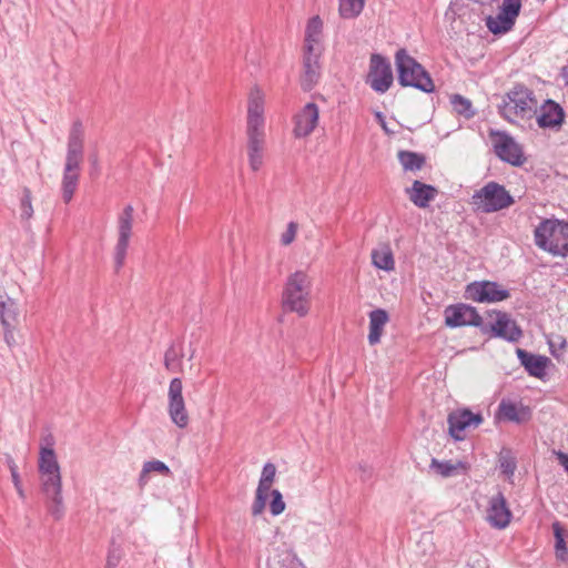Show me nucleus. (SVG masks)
Wrapping results in <instances>:
<instances>
[{
    "instance_id": "nucleus-24",
    "label": "nucleus",
    "mask_w": 568,
    "mask_h": 568,
    "mask_svg": "<svg viewBox=\"0 0 568 568\" xmlns=\"http://www.w3.org/2000/svg\"><path fill=\"white\" fill-rule=\"evenodd\" d=\"M369 317V333L368 343L376 345L381 342L384 332V326L389 321L388 313L383 308H376L368 314Z\"/></svg>"
},
{
    "instance_id": "nucleus-14",
    "label": "nucleus",
    "mask_w": 568,
    "mask_h": 568,
    "mask_svg": "<svg viewBox=\"0 0 568 568\" xmlns=\"http://www.w3.org/2000/svg\"><path fill=\"white\" fill-rule=\"evenodd\" d=\"M182 390V381L179 377L173 378L170 382L168 392V413L172 423L179 428H185L189 424V415Z\"/></svg>"
},
{
    "instance_id": "nucleus-48",
    "label": "nucleus",
    "mask_w": 568,
    "mask_h": 568,
    "mask_svg": "<svg viewBox=\"0 0 568 568\" xmlns=\"http://www.w3.org/2000/svg\"><path fill=\"white\" fill-rule=\"evenodd\" d=\"M149 481V471H145V468L142 467V470L139 476V487L142 489Z\"/></svg>"
},
{
    "instance_id": "nucleus-21",
    "label": "nucleus",
    "mask_w": 568,
    "mask_h": 568,
    "mask_svg": "<svg viewBox=\"0 0 568 568\" xmlns=\"http://www.w3.org/2000/svg\"><path fill=\"white\" fill-rule=\"evenodd\" d=\"M498 416L508 422L523 424L531 418V409L521 403L503 399L498 406Z\"/></svg>"
},
{
    "instance_id": "nucleus-25",
    "label": "nucleus",
    "mask_w": 568,
    "mask_h": 568,
    "mask_svg": "<svg viewBox=\"0 0 568 568\" xmlns=\"http://www.w3.org/2000/svg\"><path fill=\"white\" fill-rule=\"evenodd\" d=\"M323 30V22L318 16L311 18L305 29V44L304 50H310L312 47L315 51H323L321 44Z\"/></svg>"
},
{
    "instance_id": "nucleus-46",
    "label": "nucleus",
    "mask_w": 568,
    "mask_h": 568,
    "mask_svg": "<svg viewBox=\"0 0 568 568\" xmlns=\"http://www.w3.org/2000/svg\"><path fill=\"white\" fill-rule=\"evenodd\" d=\"M78 184L79 183H70V182L61 183L62 200L64 201V203H69L72 200L74 192L78 187Z\"/></svg>"
},
{
    "instance_id": "nucleus-9",
    "label": "nucleus",
    "mask_w": 568,
    "mask_h": 568,
    "mask_svg": "<svg viewBox=\"0 0 568 568\" xmlns=\"http://www.w3.org/2000/svg\"><path fill=\"white\" fill-rule=\"evenodd\" d=\"M134 209L128 204L118 216V243L114 248L115 271L124 265L126 250L132 235Z\"/></svg>"
},
{
    "instance_id": "nucleus-28",
    "label": "nucleus",
    "mask_w": 568,
    "mask_h": 568,
    "mask_svg": "<svg viewBox=\"0 0 568 568\" xmlns=\"http://www.w3.org/2000/svg\"><path fill=\"white\" fill-rule=\"evenodd\" d=\"M19 308L16 301L8 295H0V322L2 326L18 323Z\"/></svg>"
},
{
    "instance_id": "nucleus-27",
    "label": "nucleus",
    "mask_w": 568,
    "mask_h": 568,
    "mask_svg": "<svg viewBox=\"0 0 568 568\" xmlns=\"http://www.w3.org/2000/svg\"><path fill=\"white\" fill-rule=\"evenodd\" d=\"M552 531L555 536V554L556 558L562 562H568V548H567V539H568V530L564 528V526L559 521H554Z\"/></svg>"
},
{
    "instance_id": "nucleus-39",
    "label": "nucleus",
    "mask_w": 568,
    "mask_h": 568,
    "mask_svg": "<svg viewBox=\"0 0 568 568\" xmlns=\"http://www.w3.org/2000/svg\"><path fill=\"white\" fill-rule=\"evenodd\" d=\"M499 464L501 471L506 476L511 477L515 474L517 467L516 459L509 453L500 455Z\"/></svg>"
},
{
    "instance_id": "nucleus-3",
    "label": "nucleus",
    "mask_w": 568,
    "mask_h": 568,
    "mask_svg": "<svg viewBox=\"0 0 568 568\" xmlns=\"http://www.w3.org/2000/svg\"><path fill=\"white\" fill-rule=\"evenodd\" d=\"M535 244L554 256L568 255V222L546 219L534 232Z\"/></svg>"
},
{
    "instance_id": "nucleus-41",
    "label": "nucleus",
    "mask_w": 568,
    "mask_h": 568,
    "mask_svg": "<svg viewBox=\"0 0 568 568\" xmlns=\"http://www.w3.org/2000/svg\"><path fill=\"white\" fill-rule=\"evenodd\" d=\"M521 9V0H503L500 11L516 19Z\"/></svg>"
},
{
    "instance_id": "nucleus-52",
    "label": "nucleus",
    "mask_w": 568,
    "mask_h": 568,
    "mask_svg": "<svg viewBox=\"0 0 568 568\" xmlns=\"http://www.w3.org/2000/svg\"><path fill=\"white\" fill-rule=\"evenodd\" d=\"M561 75L565 80L566 85H568V65L562 68Z\"/></svg>"
},
{
    "instance_id": "nucleus-47",
    "label": "nucleus",
    "mask_w": 568,
    "mask_h": 568,
    "mask_svg": "<svg viewBox=\"0 0 568 568\" xmlns=\"http://www.w3.org/2000/svg\"><path fill=\"white\" fill-rule=\"evenodd\" d=\"M3 327V339L6 344L12 348L17 345V341L14 338V332L17 328V324H10V326H2Z\"/></svg>"
},
{
    "instance_id": "nucleus-34",
    "label": "nucleus",
    "mask_w": 568,
    "mask_h": 568,
    "mask_svg": "<svg viewBox=\"0 0 568 568\" xmlns=\"http://www.w3.org/2000/svg\"><path fill=\"white\" fill-rule=\"evenodd\" d=\"M363 0H339V13L346 19L357 17L363 10Z\"/></svg>"
},
{
    "instance_id": "nucleus-4",
    "label": "nucleus",
    "mask_w": 568,
    "mask_h": 568,
    "mask_svg": "<svg viewBox=\"0 0 568 568\" xmlns=\"http://www.w3.org/2000/svg\"><path fill=\"white\" fill-rule=\"evenodd\" d=\"M395 64L398 72V83L402 87H413L425 93H432L435 90L429 73L405 49L397 50Z\"/></svg>"
},
{
    "instance_id": "nucleus-23",
    "label": "nucleus",
    "mask_w": 568,
    "mask_h": 568,
    "mask_svg": "<svg viewBox=\"0 0 568 568\" xmlns=\"http://www.w3.org/2000/svg\"><path fill=\"white\" fill-rule=\"evenodd\" d=\"M409 200L417 206V207H427L429 202L435 199L437 195V189L433 185L425 184L418 180L413 182V185L410 189L406 190Z\"/></svg>"
},
{
    "instance_id": "nucleus-13",
    "label": "nucleus",
    "mask_w": 568,
    "mask_h": 568,
    "mask_svg": "<svg viewBox=\"0 0 568 568\" xmlns=\"http://www.w3.org/2000/svg\"><path fill=\"white\" fill-rule=\"evenodd\" d=\"M445 324L448 327L475 326L481 331L484 321L474 306L459 303L449 305L444 311Z\"/></svg>"
},
{
    "instance_id": "nucleus-17",
    "label": "nucleus",
    "mask_w": 568,
    "mask_h": 568,
    "mask_svg": "<svg viewBox=\"0 0 568 568\" xmlns=\"http://www.w3.org/2000/svg\"><path fill=\"white\" fill-rule=\"evenodd\" d=\"M321 55L322 51H315L312 47H310V50H304L303 74L301 78V85L304 91L312 90L321 78Z\"/></svg>"
},
{
    "instance_id": "nucleus-53",
    "label": "nucleus",
    "mask_w": 568,
    "mask_h": 568,
    "mask_svg": "<svg viewBox=\"0 0 568 568\" xmlns=\"http://www.w3.org/2000/svg\"><path fill=\"white\" fill-rule=\"evenodd\" d=\"M359 468L367 477L371 476V469L366 465H361Z\"/></svg>"
},
{
    "instance_id": "nucleus-51",
    "label": "nucleus",
    "mask_w": 568,
    "mask_h": 568,
    "mask_svg": "<svg viewBox=\"0 0 568 568\" xmlns=\"http://www.w3.org/2000/svg\"><path fill=\"white\" fill-rule=\"evenodd\" d=\"M295 559V555L292 552V551H286L285 552V559L283 560V565L286 566V561L288 560H294Z\"/></svg>"
},
{
    "instance_id": "nucleus-35",
    "label": "nucleus",
    "mask_w": 568,
    "mask_h": 568,
    "mask_svg": "<svg viewBox=\"0 0 568 568\" xmlns=\"http://www.w3.org/2000/svg\"><path fill=\"white\" fill-rule=\"evenodd\" d=\"M276 475V467L272 463H266L262 469V475L258 481L257 488L260 490L268 491L271 490V486L274 481Z\"/></svg>"
},
{
    "instance_id": "nucleus-40",
    "label": "nucleus",
    "mask_w": 568,
    "mask_h": 568,
    "mask_svg": "<svg viewBox=\"0 0 568 568\" xmlns=\"http://www.w3.org/2000/svg\"><path fill=\"white\" fill-rule=\"evenodd\" d=\"M267 496H268V491L260 490L258 488L256 489L255 499L252 504V515L253 516H258L264 511Z\"/></svg>"
},
{
    "instance_id": "nucleus-6",
    "label": "nucleus",
    "mask_w": 568,
    "mask_h": 568,
    "mask_svg": "<svg viewBox=\"0 0 568 568\" xmlns=\"http://www.w3.org/2000/svg\"><path fill=\"white\" fill-rule=\"evenodd\" d=\"M471 200V203L483 213L498 212L515 203L505 186L495 181H490L477 190Z\"/></svg>"
},
{
    "instance_id": "nucleus-15",
    "label": "nucleus",
    "mask_w": 568,
    "mask_h": 568,
    "mask_svg": "<svg viewBox=\"0 0 568 568\" xmlns=\"http://www.w3.org/2000/svg\"><path fill=\"white\" fill-rule=\"evenodd\" d=\"M468 300L479 303H495L507 300L510 296L508 290L503 288L498 283L490 281L473 282L465 291Z\"/></svg>"
},
{
    "instance_id": "nucleus-50",
    "label": "nucleus",
    "mask_w": 568,
    "mask_h": 568,
    "mask_svg": "<svg viewBox=\"0 0 568 568\" xmlns=\"http://www.w3.org/2000/svg\"><path fill=\"white\" fill-rule=\"evenodd\" d=\"M8 466L11 474H13V471H18V466L16 465L11 457H8Z\"/></svg>"
},
{
    "instance_id": "nucleus-54",
    "label": "nucleus",
    "mask_w": 568,
    "mask_h": 568,
    "mask_svg": "<svg viewBox=\"0 0 568 568\" xmlns=\"http://www.w3.org/2000/svg\"><path fill=\"white\" fill-rule=\"evenodd\" d=\"M17 491H18L20 497H22V498L24 497V491H23V488H22L21 485H20V489H17Z\"/></svg>"
},
{
    "instance_id": "nucleus-36",
    "label": "nucleus",
    "mask_w": 568,
    "mask_h": 568,
    "mask_svg": "<svg viewBox=\"0 0 568 568\" xmlns=\"http://www.w3.org/2000/svg\"><path fill=\"white\" fill-rule=\"evenodd\" d=\"M164 366L170 372H178L181 366V354L172 345L164 354Z\"/></svg>"
},
{
    "instance_id": "nucleus-33",
    "label": "nucleus",
    "mask_w": 568,
    "mask_h": 568,
    "mask_svg": "<svg viewBox=\"0 0 568 568\" xmlns=\"http://www.w3.org/2000/svg\"><path fill=\"white\" fill-rule=\"evenodd\" d=\"M450 103L454 111L457 114L463 115L465 119H471L475 115V110L473 109V104L469 99H466L460 94H454L450 98Z\"/></svg>"
},
{
    "instance_id": "nucleus-26",
    "label": "nucleus",
    "mask_w": 568,
    "mask_h": 568,
    "mask_svg": "<svg viewBox=\"0 0 568 568\" xmlns=\"http://www.w3.org/2000/svg\"><path fill=\"white\" fill-rule=\"evenodd\" d=\"M372 263L376 268L390 272L395 268V261L389 245L384 244L372 251Z\"/></svg>"
},
{
    "instance_id": "nucleus-5",
    "label": "nucleus",
    "mask_w": 568,
    "mask_h": 568,
    "mask_svg": "<svg viewBox=\"0 0 568 568\" xmlns=\"http://www.w3.org/2000/svg\"><path fill=\"white\" fill-rule=\"evenodd\" d=\"M536 106V100L531 90L523 84L515 85L503 98L498 105L499 114L514 122L516 118H525Z\"/></svg>"
},
{
    "instance_id": "nucleus-42",
    "label": "nucleus",
    "mask_w": 568,
    "mask_h": 568,
    "mask_svg": "<svg viewBox=\"0 0 568 568\" xmlns=\"http://www.w3.org/2000/svg\"><path fill=\"white\" fill-rule=\"evenodd\" d=\"M143 467L145 468V471H149L150 473H159L161 475H164V476H169L171 474V470L170 468L168 467L166 464H164L163 462L161 460H150V462H145L143 464Z\"/></svg>"
},
{
    "instance_id": "nucleus-11",
    "label": "nucleus",
    "mask_w": 568,
    "mask_h": 568,
    "mask_svg": "<svg viewBox=\"0 0 568 568\" xmlns=\"http://www.w3.org/2000/svg\"><path fill=\"white\" fill-rule=\"evenodd\" d=\"M484 422L480 413H473L468 408L450 412L447 417L448 433L455 440H463L466 430L477 428Z\"/></svg>"
},
{
    "instance_id": "nucleus-38",
    "label": "nucleus",
    "mask_w": 568,
    "mask_h": 568,
    "mask_svg": "<svg viewBox=\"0 0 568 568\" xmlns=\"http://www.w3.org/2000/svg\"><path fill=\"white\" fill-rule=\"evenodd\" d=\"M81 165L65 162L62 182L79 183Z\"/></svg>"
},
{
    "instance_id": "nucleus-45",
    "label": "nucleus",
    "mask_w": 568,
    "mask_h": 568,
    "mask_svg": "<svg viewBox=\"0 0 568 568\" xmlns=\"http://www.w3.org/2000/svg\"><path fill=\"white\" fill-rule=\"evenodd\" d=\"M297 229V223L290 222L287 224L286 231L281 235V243L283 245H290L296 236Z\"/></svg>"
},
{
    "instance_id": "nucleus-12",
    "label": "nucleus",
    "mask_w": 568,
    "mask_h": 568,
    "mask_svg": "<svg viewBox=\"0 0 568 568\" xmlns=\"http://www.w3.org/2000/svg\"><path fill=\"white\" fill-rule=\"evenodd\" d=\"M496 321L491 324H483L481 333L490 334L493 337H499L507 342H518L523 336V331L510 316L500 311H494Z\"/></svg>"
},
{
    "instance_id": "nucleus-55",
    "label": "nucleus",
    "mask_w": 568,
    "mask_h": 568,
    "mask_svg": "<svg viewBox=\"0 0 568 568\" xmlns=\"http://www.w3.org/2000/svg\"><path fill=\"white\" fill-rule=\"evenodd\" d=\"M52 438L49 436V437H45V440L48 442V445H52V443H50Z\"/></svg>"
},
{
    "instance_id": "nucleus-31",
    "label": "nucleus",
    "mask_w": 568,
    "mask_h": 568,
    "mask_svg": "<svg viewBox=\"0 0 568 568\" xmlns=\"http://www.w3.org/2000/svg\"><path fill=\"white\" fill-rule=\"evenodd\" d=\"M515 21L516 19L500 11L496 17H488L486 20V26L491 33L500 34L511 30Z\"/></svg>"
},
{
    "instance_id": "nucleus-16",
    "label": "nucleus",
    "mask_w": 568,
    "mask_h": 568,
    "mask_svg": "<svg viewBox=\"0 0 568 568\" xmlns=\"http://www.w3.org/2000/svg\"><path fill=\"white\" fill-rule=\"evenodd\" d=\"M511 516L504 494L498 491L489 499L486 517L487 521L494 528L504 529L509 525Z\"/></svg>"
},
{
    "instance_id": "nucleus-49",
    "label": "nucleus",
    "mask_w": 568,
    "mask_h": 568,
    "mask_svg": "<svg viewBox=\"0 0 568 568\" xmlns=\"http://www.w3.org/2000/svg\"><path fill=\"white\" fill-rule=\"evenodd\" d=\"M11 477H12V481H13L16 489H20L21 480H20L19 473L13 471V474H11Z\"/></svg>"
},
{
    "instance_id": "nucleus-20",
    "label": "nucleus",
    "mask_w": 568,
    "mask_h": 568,
    "mask_svg": "<svg viewBox=\"0 0 568 568\" xmlns=\"http://www.w3.org/2000/svg\"><path fill=\"white\" fill-rule=\"evenodd\" d=\"M83 124L80 120H77L69 132L65 162L81 165L83 161Z\"/></svg>"
},
{
    "instance_id": "nucleus-44",
    "label": "nucleus",
    "mask_w": 568,
    "mask_h": 568,
    "mask_svg": "<svg viewBox=\"0 0 568 568\" xmlns=\"http://www.w3.org/2000/svg\"><path fill=\"white\" fill-rule=\"evenodd\" d=\"M122 559V550L119 546H115L114 544L111 545L108 557H106V564L105 568H116Z\"/></svg>"
},
{
    "instance_id": "nucleus-8",
    "label": "nucleus",
    "mask_w": 568,
    "mask_h": 568,
    "mask_svg": "<svg viewBox=\"0 0 568 568\" xmlns=\"http://www.w3.org/2000/svg\"><path fill=\"white\" fill-rule=\"evenodd\" d=\"M493 142L494 153L503 162L509 163L514 166H520L525 163V155L523 148L516 140L505 131L489 132Z\"/></svg>"
},
{
    "instance_id": "nucleus-18",
    "label": "nucleus",
    "mask_w": 568,
    "mask_h": 568,
    "mask_svg": "<svg viewBox=\"0 0 568 568\" xmlns=\"http://www.w3.org/2000/svg\"><path fill=\"white\" fill-rule=\"evenodd\" d=\"M318 106L310 102L294 118L293 133L295 138H305L310 135L318 123Z\"/></svg>"
},
{
    "instance_id": "nucleus-7",
    "label": "nucleus",
    "mask_w": 568,
    "mask_h": 568,
    "mask_svg": "<svg viewBox=\"0 0 568 568\" xmlns=\"http://www.w3.org/2000/svg\"><path fill=\"white\" fill-rule=\"evenodd\" d=\"M39 479L48 514L54 520L62 519L65 514V506L62 496L61 471L39 474Z\"/></svg>"
},
{
    "instance_id": "nucleus-37",
    "label": "nucleus",
    "mask_w": 568,
    "mask_h": 568,
    "mask_svg": "<svg viewBox=\"0 0 568 568\" xmlns=\"http://www.w3.org/2000/svg\"><path fill=\"white\" fill-rule=\"evenodd\" d=\"M272 500L270 503V511L273 516H278L285 510V503L280 490H270Z\"/></svg>"
},
{
    "instance_id": "nucleus-2",
    "label": "nucleus",
    "mask_w": 568,
    "mask_h": 568,
    "mask_svg": "<svg viewBox=\"0 0 568 568\" xmlns=\"http://www.w3.org/2000/svg\"><path fill=\"white\" fill-rule=\"evenodd\" d=\"M312 296V280L304 271L291 274L282 294V305L285 311L296 313L300 317L308 314Z\"/></svg>"
},
{
    "instance_id": "nucleus-29",
    "label": "nucleus",
    "mask_w": 568,
    "mask_h": 568,
    "mask_svg": "<svg viewBox=\"0 0 568 568\" xmlns=\"http://www.w3.org/2000/svg\"><path fill=\"white\" fill-rule=\"evenodd\" d=\"M38 470H39V474L51 473V471H61L60 465L57 459V455L52 447L42 446L40 448L39 460H38Z\"/></svg>"
},
{
    "instance_id": "nucleus-10",
    "label": "nucleus",
    "mask_w": 568,
    "mask_h": 568,
    "mask_svg": "<svg viewBox=\"0 0 568 568\" xmlns=\"http://www.w3.org/2000/svg\"><path fill=\"white\" fill-rule=\"evenodd\" d=\"M393 81L394 77L389 61L378 53H373L366 82L377 93H385L392 87Z\"/></svg>"
},
{
    "instance_id": "nucleus-30",
    "label": "nucleus",
    "mask_w": 568,
    "mask_h": 568,
    "mask_svg": "<svg viewBox=\"0 0 568 568\" xmlns=\"http://www.w3.org/2000/svg\"><path fill=\"white\" fill-rule=\"evenodd\" d=\"M430 469H433L436 474L440 475L444 478L453 477L458 475L460 471L466 470V465L462 462L453 463L450 460H438L436 458H432Z\"/></svg>"
},
{
    "instance_id": "nucleus-1",
    "label": "nucleus",
    "mask_w": 568,
    "mask_h": 568,
    "mask_svg": "<svg viewBox=\"0 0 568 568\" xmlns=\"http://www.w3.org/2000/svg\"><path fill=\"white\" fill-rule=\"evenodd\" d=\"M265 97L257 87L253 88L247 101V153L248 163L253 171L260 170L263 164V150L265 145Z\"/></svg>"
},
{
    "instance_id": "nucleus-32",
    "label": "nucleus",
    "mask_w": 568,
    "mask_h": 568,
    "mask_svg": "<svg viewBox=\"0 0 568 568\" xmlns=\"http://www.w3.org/2000/svg\"><path fill=\"white\" fill-rule=\"evenodd\" d=\"M397 158L405 171H419L426 163V158L423 154L413 151L402 150Z\"/></svg>"
},
{
    "instance_id": "nucleus-19",
    "label": "nucleus",
    "mask_w": 568,
    "mask_h": 568,
    "mask_svg": "<svg viewBox=\"0 0 568 568\" xmlns=\"http://www.w3.org/2000/svg\"><path fill=\"white\" fill-rule=\"evenodd\" d=\"M565 121L564 109L554 100H546L539 109L537 124L541 129L559 131Z\"/></svg>"
},
{
    "instance_id": "nucleus-22",
    "label": "nucleus",
    "mask_w": 568,
    "mask_h": 568,
    "mask_svg": "<svg viewBox=\"0 0 568 568\" xmlns=\"http://www.w3.org/2000/svg\"><path fill=\"white\" fill-rule=\"evenodd\" d=\"M517 357L530 376L541 378L546 375V368L549 358L541 355L531 354L525 349L517 348Z\"/></svg>"
},
{
    "instance_id": "nucleus-43",
    "label": "nucleus",
    "mask_w": 568,
    "mask_h": 568,
    "mask_svg": "<svg viewBox=\"0 0 568 568\" xmlns=\"http://www.w3.org/2000/svg\"><path fill=\"white\" fill-rule=\"evenodd\" d=\"M33 215V209L31 204V192L29 189L23 190V196L21 199V217L29 220Z\"/></svg>"
}]
</instances>
